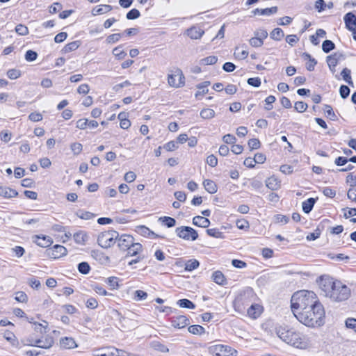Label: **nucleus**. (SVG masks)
Returning a JSON list of instances; mask_svg holds the SVG:
<instances>
[{
  "instance_id": "20e7f679",
  "label": "nucleus",
  "mask_w": 356,
  "mask_h": 356,
  "mask_svg": "<svg viewBox=\"0 0 356 356\" xmlns=\"http://www.w3.org/2000/svg\"><path fill=\"white\" fill-rule=\"evenodd\" d=\"M118 236V232L115 230L103 232L99 234L97 243L102 248H108L114 245Z\"/></svg>"
},
{
  "instance_id": "2f4dec72",
  "label": "nucleus",
  "mask_w": 356,
  "mask_h": 356,
  "mask_svg": "<svg viewBox=\"0 0 356 356\" xmlns=\"http://www.w3.org/2000/svg\"><path fill=\"white\" fill-rule=\"evenodd\" d=\"M351 71L350 70L348 69V68H344L341 72V75L343 78V79L350 86H353V81L352 80V77H351Z\"/></svg>"
},
{
  "instance_id": "a878e982",
  "label": "nucleus",
  "mask_w": 356,
  "mask_h": 356,
  "mask_svg": "<svg viewBox=\"0 0 356 356\" xmlns=\"http://www.w3.org/2000/svg\"><path fill=\"white\" fill-rule=\"evenodd\" d=\"M315 202H316V200L313 197H310V198L307 199L306 201H304L302 203V211L305 213H310V211L312 210V209L314 206Z\"/></svg>"
},
{
  "instance_id": "4be33fe9",
  "label": "nucleus",
  "mask_w": 356,
  "mask_h": 356,
  "mask_svg": "<svg viewBox=\"0 0 356 356\" xmlns=\"http://www.w3.org/2000/svg\"><path fill=\"white\" fill-rule=\"evenodd\" d=\"M213 282L219 285H225L227 283L223 273L220 270L215 271L212 275Z\"/></svg>"
},
{
  "instance_id": "f8f14e48",
  "label": "nucleus",
  "mask_w": 356,
  "mask_h": 356,
  "mask_svg": "<svg viewBox=\"0 0 356 356\" xmlns=\"http://www.w3.org/2000/svg\"><path fill=\"white\" fill-rule=\"evenodd\" d=\"M59 343L63 349H73L78 346V344L72 337H62L60 339Z\"/></svg>"
},
{
  "instance_id": "f03ea898",
  "label": "nucleus",
  "mask_w": 356,
  "mask_h": 356,
  "mask_svg": "<svg viewBox=\"0 0 356 356\" xmlns=\"http://www.w3.org/2000/svg\"><path fill=\"white\" fill-rule=\"evenodd\" d=\"M318 285L321 294L333 302H343L350 297V288L341 281L336 280L331 277L321 276L318 281Z\"/></svg>"
},
{
  "instance_id": "603ef678",
  "label": "nucleus",
  "mask_w": 356,
  "mask_h": 356,
  "mask_svg": "<svg viewBox=\"0 0 356 356\" xmlns=\"http://www.w3.org/2000/svg\"><path fill=\"white\" fill-rule=\"evenodd\" d=\"M70 149L74 155H79L83 149V145L79 143H74L70 145Z\"/></svg>"
},
{
  "instance_id": "79ce46f5",
  "label": "nucleus",
  "mask_w": 356,
  "mask_h": 356,
  "mask_svg": "<svg viewBox=\"0 0 356 356\" xmlns=\"http://www.w3.org/2000/svg\"><path fill=\"white\" fill-rule=\"evenodd\" d=\"M200 116L203 119H211L215 116V111L211 108H204L200 111Z\"/></svg>"
},
{
  "instance_id": "de8ad7c7",
  "label": "nucleus",
  "mask_w": 356,
  "mask_h": 356,
  "mask_svg": "<svg viewBox=\"0 0 356 356\" xmlns=\"http://www.w3.org/2000/svg\"><path fill=\"white\" fill-rule=\"evenodd\" d=\"M15 31L19 35H26L29 34V29L27 26L24 24H19L16 26Z\"/></svg>"
},
{
  "instance_id": "dca6fc26",
  "label": "nucleus",
  "mask_w": 356,
  "mask_h": 356,
  "mask_svg": "<svg viewBox=\"0 0 356 356\" xmlns=\"http://www.w3.org/2000/svg\"><path fill=\"white\" fill-rule=\"evenodd\" d=\"M115 348L110 347L106 348L95 349L92 351L93 356H114V351Z\"/></svg>"
},
{
  "instance_id": "09e8293b",
  "label": "nucleus",
  "mask_w": 356,
  "mask_h": 356,
  "mask_svg": "<svg viewBox=\"0 0 356 356\" xmlns=\"http://www.w3.org/2000/svg\"><path fill=\"white\" fill-rule=\"evenodd\" d=\"M78 270L79 273L86 275L89 273L90 267L87 262H81L78 265Z\"/></svg>"
},
{
  "instance_id": "bb28decb",
  "label": "nucleus",
  "mask_w": 356,
  "mask_h": 356,
  "mask_svg": "<svg viewBox=\"0 0 356 356\" xmlns=\"http://www.w3.org/2000/svg\"><path fill=\"white\" fill-rule=\"evenodd\" d=\"M75 242L78 244L83 245L88 240V235L83 231H79L73 236Z\"/></svg>"
},
{
  "instance_id": "4468645a",
  "label": "nucleus",
  "mask_w": 356,
  "mask_h": 356,
  "mask_svg": "<svg viewBox=\"0 0 356 356\" xmlns=\"http://www.w3.org/2000/svg\"><path fill=\"white\" fill-rule=\"evenodd\" d=\"M127 252V257H136L143 251V246L139 243L134 242L133 244L129 247L126 250Z\"/></svg>"
},
{
  "instance_id": "7ed1b4c3",
  "label": "nucleus",
  "mask_w": 356,
  "mask_h": 356,
  "mask_svg": "<svg viewBox=\"0 0 356 356\" xmlns=\"http://www.w3.org/2000/svg\"><path fill=\"white\" fill-rule=\"evenodd\" d=\"M277 334L283 341L296 348L303 349L307 346L305 337L293 330L281 327L277 330Z\"/></svg>"
},
{
  "instance_id": "6e6d98bb",
  "label": "nucleus",
  "mask_w": 356,
  "mask_h": 356,
  "mask_svg": "<svg viewBox=\"0 0 356 356\" xmlns=\"http://www.w3.org/2000/svg\"><path fill=\"white\" fill-rule=\"evenodd\" d=\"M294 108L296 111H298L299 113H303L307 108V104L306 103H305L304 102H301V101L296 102L295 103Z\"/></svg>"
},
{
  "instance_id": "9b49d317",
  "label": "nucleus",
  "mask_w": 356,
  "mask_h": 356,
  "mask_svg": "<svg viewBox=\"0 0 356 356\" xmlns=\"http://www.w3.org/2000/svg\"><path fill=\"white\" fill-rule=\"evenodd\" d=\"M186 33L192 40H197L202 38L204 31L197 26H193L186 31Z\"/></svg>"
},
{
  "instance_id": "a18cd8bd",
  "label": "nucleus",
  "mask_w": 356,
  "mask_h": 356,
  "mask_svg": "<svg viewBox=\"0 0 356 356\" xmlns=\"http://www.w3.org/2000/svg\"><path fill=\"white\" fill-rule=\"evenodd\" d=\"M113 54L118 59L122 60L127 56V53L121 49V46L115 47L113 49Z\"/></svg>"
},
{
  "instance_id": "0e129e2a",
  "label": "nucleus",
  "mask_w": 356,
  "mask_h": 356,
  "mask_svg": "<svg viewBox=\"0 0 356 356\" xmlns=\"http://www.w3.org/2000/svg\"><path fill=\"white\" fill-rule=\"evenodd\" d=\"M15 300L19 302H26L28 300V297L24 292L19 291L16 293Z\"/></svg>"
},
{
  "instance_id": "9d476101",
  "label": "nucleus",
  "mask_w": 356,
  "mask_h": 356,
  "mask_svg": "<svg viewBox=\"0 0 356 356\" xmlns=\"http://www.w3.org/2000/svg\"><path fill=\"white\" fill-rule=\"evenodd\" d=\"M171 325L175 328L181 329L189 324L188 318L184 315H179L171 318Z\"/></svg>"
},
{
  "instance_id": "f257e3e1",
  "label": "nucleus",
  "mask_w": 356,
  "mask_h": 356,
  "mask_svg": "<svg viewBox=\"0 0 356 356\" xmlns=\"http://www.w3.org/2000/svg\"><path fill=\"white\" fill-rule=\"evenodd\" d=\"M291 304L294 316L302 324L312 327L324 324V307L314 291L301 290L294 293Z\"/></svg>"
},
{
  "instance_id": "49530a36",
  "label": "nucleus",
  "mask_w": 356,
  "mask_h": 356,
  "mask_svg": "<svg viewBox=\"0 0 356 356\" xmlns=\"http://www.w3.org/2000/svg\"><path fill=\"white\" fill-rule=\"evenodd\" d=\"M266 185L269 189L274 191L277 188L278 182L275 178L270 177L266 180Z\"/></svg>"
},
{
  "instance_id": "c85d7f7f",
  "label": "nucleus",
  "mask_w": 356,
  "mask_h": 356,
  "mask_svg": "<svg viewBox=\"0 0 356 356\" xmlns=\"http://www.w3.org/2000/svg\"><path fill=\"white\" fill-rule=\"evenodd\" d=\"M302 57L305 59H308L309 63L306 64V68L308 71H313L314 70L315 65L317 64V61L316 59L312 58L311 55L308 53H303Z\"/></svg>"
},
{
  "instance_id": "ea45409f",
  "label": "nucleus",
  "mask_w": 356,
  "mask_h": 356,
  "mask_svg": "<svg viewBox=\"0 0 356 356\" xmlns=\"http://www.w3.org/2000/svg\"><path fill=\"white\" fill-rule=\"evenodd\" d=\"M324 111L327 118H330L331 120L335 121L337 120V115L333 111V109L330 105L325 104L324 107Z\"/></svg>"
},
{
  "instance_id": "8fccbe9b",
  "label": "nucleus",
  "mask_w": 356,
  "mask_h": 356,
  "mask_svg": "<svg viewBox=\"0 0 356 356\" xmlns=\"http://www.w3.org/2000/svg\"><path fill=\"white\" fill-rule=\"evenodd\" d=\"M218 61V58L215 56H209L202 58L200 60L201 64L203 65H213Z\"/></svg>"
},
{
  "instance_id": "2eb2a0df",
  "label": "nucleus",
  "mask_w": 356,
  "mask_h": 356,
  "mask_svg": "<svg viewBox=\"0 0 356 356\" xmlns=\"http://www.w3.org/2000/svg\"><path fill=\"white\" fill-rule=\"evenodd\" d=\"M343 20L348 30H353V27L356 26V15L353 13L350 12L346 14Z\"/></svg>"
},
{
  "instance_id": "39448f33",
  "label": "nucleus",
  "mask_w": 356,
  "mask_h": 356,
  "mask_svg": "<svg viewBox=\"0 0 356 356\" xmlns=\"http://www.w3.org/2000/svg\"><path fill=\"white\" fill-rule=\"evenodd\" d=\"M209 352L213 356H236L237 354L236 350L222 344L211 346Z\"/></svg>"
},
{
  "instance_id": "052dcab7",
  "label": "nucleus",
  "mask_w": 356,
  "mask_h": 356,
  "mask_svg": "<svg viewBox=\"0 0 356 356\" xmlns=\"http://www.w3.org/2000/svg\"><path fill=\"white\" fill-rule=\"evenodd\" d=\"M137 232L144 236H149V233H152V230L144 225L137 227Z\"/></svg>"
},
{
  "instance_id": "3c124183",
  "label": "nucleus",
  "mask_w": 356,
  "mask_h": 356,
  "mask_svg": "<svg viewBox=\"0 0 356 356\" xmlns=\"http://www.w3.org/2000/svg\"><path fill=\"white\" fill-rule=\"evenodd\" d=\"M140 15V13L139 10L136 8H133L127 13L126 17L129 20H132L138 18Z\"/></svg>"
},
{
  "instance_id": "1a4fd4ad",
  "label": "nucleus",
  "mask_w": 356,
  "mask_h": 356,
  "mask_svg": "<svg viewBox=\"0 0 356 356\" xmlns=\"http://www.w3.org/2000/svg\"><path fill=\"white\" fill-rule=\"evenodd\" d=\"M48 255L53 259H58L67 254V249L61 245H55L47 250Z\"/></svg>"
},
{
  "instance_id": "4c0bfd02",
  "label": "nucleus",
  "mask_w": 356,
  "mask_h": 356,
  "mask_svg": "<svg viewBox=\"0 0 356 356\" xmlns=\"http://www.w3.org/2000/svg\"><path fill=\"white\" fill-rule=\"evenodd\" d=\"M152 347L155 350H157L161 353H168L169 352L168 348L165 345L160 343L159 341L152 342Z\"/></svg>"
},
{
  "instance_id": "680f3d73",
  "label": "nucleus",
  "mask_w": 356,
  "mask_h": 356,
  "mask_svg": "<svg viewBox=\"0 0 356 356\" xmlns=\"http://www.w3.org/2000/svg\"><path fill=\"white\" fill-rule=\"evenodd\" d=\"M38 57V54L33 50H28L25 54V59L27 61H34Z\"/></svg>"
},
{
  "instance_id": "5701e85b",
  "label": "nucleus",
  "mask_w": 356,
  "mask_h": 356,
  "mask_svg": "<svg viewBox=\"0 0 356 356\" xmlns=\"http://www.w3.org/2000/svg\"><path fill=\"white\" fill-rule=\"evenodd\" d=\"M112 10V6L110 5H99L93 8L92 13L93 15H102Z\"/></svg>"
},
{
  "instance_id": "412c9836",
  "label": "nucleus",
  "mask_w": 356,
  "mask_h": 356,
  "mask_svg": "<svg viewBox=\"0 0 356 356\" xmlns=\"http://www.w3.org/2000/svg\"><path fill=\"white\" fill-rule=\"evenodd\" d=\"M203 186H204L205 190L211 194H213L217 192V190H218L217 185L216 184V183L213 181H212L211 179H205L203 181Z\"/></svg>"
},
{
  "instance_id": "c9c22d12",
  "label": "nucleus",
  "mask_w": 356,
  "mask_h": 356,
  "mask_svg": "<svg viewBox=\"0 0 356 356\" xmlns=\"http://www.w3.org/2000/svg\"><path fill=\"white\" fill-rule=\"evenodd\" d=\"M177 305L182 308L195 309V305L188 299H181L177 301Z\"/></svg>"
},
{
  "instance_id": "bf43d9fd",
  "label": "nucleus",
  "mask_w": 356,
  "mask_h": 356,
  "mask_svg": "<svg viewBox=\"0 0 356 356\" xmlns=\"http://www.w3.org/2000/svg\"><path fill=\"white\" fill-rule=\"evenodd\" d=\"M106 283L111 286V289H116L118 288V278L115 277H110L107 279Z\"/></svg>"
},
{
  "instance_id": "5fc2aeb1",
  "label": "nucleus",
  "mask_w": 356,
  "mask_h": 356,
  "mask_svg": "<svg viewBox=\"0 0 356 356\" xmlns=\"http://www.w3.org/2000/svg\"><path fill=\"white\" fill-rule=\"evenodd\" d=\"M121 34L120 33H113V34H111L110 35H108L107 38H106V42L108 44H113V43H115L117 42L118 41L120 40V38H121Z\"/></svg>"
},
{
  "instance_id": "58836bf2",
  "label": "nucleus",
  "mask_w": 356,
  "mask_h": 356,
  "mask_svg": "<svg viewBox=\"0 0 356 356\" xmlns=\"http://www.w3.org/2000/svg\"><path fill=\"white\" fill-rule=\"evenodd\" d=\"M188 330L190 333L199 335L204 333L205 332L204 328L200 325H191Z\"/></svg>"
},
{
  "instance_id": "cd10ccee",
  "label": "nucleus",
  "mask_w": 356,
  "mask_h": 356,
  "mask_svg": "<svg viewBox=\"0 0 356 356\" xmlns=\"http://www.w3.org/2000/svg\"><path fill=\"white\" fill-rule=\"evenodd\" d=\"M261 314V307L259 305H252L248 309V314L252 318H257Z\"/></svg>"
},
{
  "instance_id": "0eeeda50",
  "label": "nucleus",
  "mask_w": 356,
  "mask_h": 356,
  "mask_svg": "<svg viewBox=\"0 0 356 356\" xmlns=\"http://www.w3.org/2000/svg\"><path fill=\"white\" fill-rule=\"evenodd\" d=\"M185 77L181 70L177 69L174 74H169L168 82L170 86L179 88L184 85Z\"/></svg>"
},
{
  "instance_id": "ddd939ff",
  "label": "nucleus",
  "mask_w": 356,
  "mask_h": 356,
  "mask_svg": "<svg viewBox=\"0 0 356 356\" xmlns=\"http://www.w3.org/2000/svg\"><path fill=\"white\" fill-rule=\"evenodd\" d=\"M35 240L34 241L36 244L42 248H47L53 243V241L50 236H35Z\"/></svg>"
},
{
  "instance_id": "393cba45",
  "label": "nucleus",
  "mask_w": 356,
  "mask_h": 356,
  "mask_svg": "<svg viewBox=\"0 0 356 356\" xmlns=\"http://www.w3.org/2000/svg\"><path fill=\"white\" fill-rule=\"evenodd\" d=\"M54 343V338L49 335H47L45 337L44 340L42 339V342L38 343L37 347L44 349H49L53 346Z\"/></svg>"
},
{
  "instance_id": "6e6552de",
  "label": "nucleus",
  "mask_w": 356,
  "mask_h": 356,
  "mask_svg": "<svg viewBox=\"0 0 356 356\" xmlns=\"http://www.w3.org/2000/svg\"><path fill=\"white\" fill-rule=\"evenodd\" d=\"M118 246L122 251H126L129 249L133 243L134 242V238L132 236L129 234H122L120 236H118Z\"/></svg>"
},
{
  "instance_id": "338daca9",
  "label": "nucleus",
  "mask_w": 356,
  "mask_h": 356,
  "mask_svg": "<svg viewBox=\"0 0 356 356\" xmlns=\"http://www.w3.org/2000/svg\"><path fill=\"white\" fill-rule=\"evenodd\" d=\"M114 351V356H136V355L127 353L126 351L118 348L113 350Z\"/></svg>"
},
{
  "instance_id": "e2e57ef3",
  "label": "nucleus",
  "mask_w": 356,
  "mask_h": 356,
  "mask_svg": "<svg viewBox=\"0 0 356 356\" xmlns=\"http://www.w3.org/2000/svg\"><path fill=\"white\" fill-rule=\"evenodd\" d=\"M263 44L264 41L261 40L260 38H257L255 35L250 40V44L254 47H259L262 46Z\"/></svg>"
},
{
  "instance_id": "a19ab883",
  "label": "nucleus",
  "mask_w": 356,
  "mask_h": 356,
  "mask_svg": "<svg viewBox=\"0 0 356 356\" xmlns=\"http://www.w3.org/2000/svg\"><path fill=\"white\" fill-rule=\"evenodd\" d=\"M335 48L334 43L330 40H326L322 44V49L325 53H329Z\"/></svg>"
},
{
  "instance_id": "6ab92c4d",
  "label": "nucleus",
  "mask_w": 356,
  "mask_h": 356,
  "mask_svg": "<svg viewBox=\"0 0 356 356\" xmlns=\"http://www.w3.org/2000/svg\"><path fill=\"white\" fill-rule=\"evenodd\" d=\"M193 223L196 226L206 228L209 226L210 221L205 217L197 216L193 218Z\"/></svg>"
},
{
  "instance_id": "72a5a7b5",
  "label": "nucleus",
  "mask_w": 356,
  "mask_h": 356,
  "mask_svg": "<svg viewBox=\"0 0 356 356\" xmlns=\"http://www.w3.org/2000/svg\"><path fill=\"white\" fill-rule=\"evenodd\" d=\"M270 38L275 40H281L284 37V32L280 28L274 29L270 33Z\"/></svg>"
},
{
  "instance_id": "e433bc0d",
  "label": "nucleus",
  "mask_w": 356,
  "mask_h": 356,
  "mask_svg": "<svg viewBox=\"0 0 356 356\" xmlns=\"http://www.w3.org/2000/svg\"><path fill=\"white\" fill-rule=\"evenodd\" d=\"M200 266V263L196 259H190L185 264V270L187 271H192Z\"/></svg>"
},
{
  "instance_id": "c03bdc74",
  "label": "nucleus",
  "mask_w": 356,
  "mask_h": 356,
  "mask_svg": "<svg viewBox=\"0 0 356 356\" xmlns=\"http://www.w3.org/2000/svg\"><path fill=\"white\" fill-rule=\"evenodd\" d=\"M76 215L81 219L84 220H90L95 217V215L89 211H86L83 210H79L76 212Z\"/></svg>"
},
{
  "instance_id": "423d86ee",
  "label": "nucleus",
  "mask_w": 356,
  "mask_h": 356,
  "mask_svg": "<svg viewBox=\"0 0 356 356\" xmlns=\"http://www.w3.org/2000/svg\"><path fill=\"white\" fill-rule=\"evenodd\" d=\"M175 232L179 238L184 240L195 241L198 238L197 232L191 227L181 226L177 227Z\"/></svg>"
},
{
  "instance_id": "37998d69",
  "label": "nucleus",
  "mask_w": 356,
  "mask_h": 356,
  "mask_svg": "<svg viewBox=\"0 0 356 356\" xmlns=\"http://www.w3.org/2000/svg\"><path fill=\"white\" fill-rule=\"evenodd\" d=\"M22 342L25 346H36L37 347L38 344L42 342V339H34L31 337H29L23 339Z\"/></svg>"
},
{
  "instance_id": "f3484780",
  "label": "nucleus",
  "mask_w": 356,
  "mask_h": 356,
  "mask_svg": "<svg viewBox=\"0 0 356 356\" xmlns=\"http://www.w3.org/2000/svg\"><path fill=\"white\" fill-rule=\"evenodd\" d=\"M277 12V7L273 6L271 8L259 9L256 8L252 11L253 15H270L272 14H275Z\"/></svg>"
},
{
  "instance_id": "f704fd0d",
  "label": "nucleus",
  "mask_w": 356,
  "mask_h": 356,
  "mask_svg": "<svg viewBox=\"0 0 356 356\" xmlns=\"http://www.w3.org/2000/svg\"><path fill=\"white\" fill-rule=\"evenodd\" d=\"M159 220L162 222L168 228L172 227L176 225L175 219L168 216L161 217Z\"/></svg>"
},
{
  "instance_id": "c756f323",
  "label": "nucleus",
  "mask_w": 356,
  "mask_h": 356,
  "mask_svg": "<svg viewBox=\"0 0 356 356\" xmlns=\"http://www.w3.org/2000/svg\"><path fill=\"white\" fill-rule=\"evenodd\" d=\"M210 85V81H204V82H202L200 83H199L197 86V88L200 90H201V91H197L195 96L196 98H198L199 96L200 95H203L206 93L208 92V89H207V87Z\"/></svg>"
},
{
  "instance_id": "69168bd1",
  "label": "nucleus",
  "mask_w": 356,
  "mask_h": 356,
  "mask_svg": "<svg viewBox=\"0 0 356 356\" xmlns=\"http://www.w3.org/2000/svg\"><path fill=\"white\" fill-rule=\"evenodd\" d=\"M346 327L353 330L356 332V319L355 318H348L346 321Z\"/></svg>"
},
{
  "instance_id": "4d7b16f0",
  "label": "nucleus",
  "mask_w": 356,
  "mask_h": 356,
  "mask_svg": "<svg viewBox=\"0 0 356 356\" xmlns=\"http://www.w3.org/2000/svg\"><path fill=\"white\" fill-rule=\"evenodd\" d=\"M7 76L10 79H16L21 76V72L16 69H10L7 72Z\"/></svg>"
},
{
  "instance_id": "864d4df0",
  "label": "nucleus",
  "mask_w": 356,
  "mask_h": 356,
  "mask_svg": "<svg viewBox=\"0 0 356 356\" xmlns=\"http://www.w3.org/2000/svg\"><path fill=\"white\" fill-rule=\"evenodd\" d=\"M350 88L345 85H341L339 88V94L342 99H346L350 95Z\"/></svg>"
},
{
  "instance_id": "b1692460",
  "label": "nucleus",
  "mask_w": 356,
  "mask_h": 356,
  "mask_svg": "<svg viewBox=\"0 0 356 356\" xmlns=\"http://www.w3.org/2000/svg\"><path fill=\"white\" fill-rule=\"evenodd\" d=\"M245 44L241 47H236L234 50V56L236 59L243 60L246 58L249 54L248 51L245 49H242Z\"/></svg>"
},
{
  "instance_id": "7c9ffc66",
  "label": "nucleus",
  "mask_w": 356,
  "mask_h": 356,
  "mask_svg": "<svg viewBox=\"0 0 356 356\" xmlns=\"http://www.w3.org/2000/svg\"><path fill=\"white\" fill-rule=\"evenodd\" d=\"M80 41L76 40L67 44L62 49L63 52L66 54L75 51L80 46Z\"/></svg>"
},
{
  "instance_id": "aec40b11",
  "label": "nucleus",
  "mask_w": 356,
  "mask_h": 356,
  "mask_svg": "<svg viewBox=\"0 0 356 356\" xmlns=\"http://www.w3.org/2000/svg\"><path fill=\"white\" fill-rule=\"evenodd\" d=\"M342 57V54L334 53L332 55L327 56V63L329 67H336Z\"/></svg>"
},
{
  "instance_id": "774afa93",
  "label": "nucleus",
  "mask_w": 356,
  "mask_h": 356,
  "mask_svg": "<svg viewBox=\"0 0 356 356\" xmlns=\"http://www.w3.org/2000/svg\"><path fill=\"white\" fill-rule=\"evenodd\" d=\"M346 182L349 184L352 188L355 187L356 186V177L352 173L348 174L346 177Z\"/></svg>"
},
{
  "instance_id": "473e14b6",
  "label": "nucleus",
  "mask_w": 356,
  "mask_h": 356,
  "mask_svg": "<svg viewBox=\"0 0 356 356\" xmlns=\"http://www.w3.org/2000/svg\"><path fill=\"white\" fill-rule=\"evenodd\" d=\"M207 233L209 236L216 238H224L225 236L218 229L211 228L207 229Z\"/></svg>"
},
{
  "instance_id": "13d9d810",
  "label": "nucleus",
  "mask_w": 356,
  "mask_h": 356,
  "mask_svg": "<svg viewBox=\"0 0 356 356\" xmlns=\"http://www.w3.org/2000/svg\"><path fill=\"white\" fill-rule=\"evenodd\" d=\"M260 145V141L257 138H252L248 140V146L251 150L259 149Z\"/></svg>"
},
{
  "instance_id": "a211bd4d",
  "label": "nucleus",
  "mask_w": 356,
  "mask_h": 356,
  "mask_svg": "<svg viewBox=\"0 0 356 356\" xmlns=\"http://www.w3.org/2000/svg\"><path fill=\"white\" fill-rule=\"evenodd\" d=\"M18 193L14 189L6 186H0V196L5 198H11L16 197Z\"/></svg>"
}]
</instances>
